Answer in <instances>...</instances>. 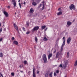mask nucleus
I'll list each match as a JSON object with an SVG mask.
<instances>
[{
  "mask_svg": "<svg viewBox=\"0 0 77 77\" xmlns=\"http://www.w3.org/2000/svg\"><path fill=\"white\" fill-rule=\"evenodd\" d=\"M42 57L44 63H46L47 62V56H46V54H44L42 56Z\"/></svg>",
  "mask_w": 77,
  "mask_h": 77,
  "instance_id": "obj_1",
  "label": "nucleus"
},
{
  "mask_svg": "<svg viewBox=\"0 0 77 77\" xmlns=\"http://www.w3.org/2000/svg\"><path fill=\"white\" fill-rule=\"evenodd\" d=\"M68 60H66L65 61L63 65V67L64 69H65L67 66V65H68Z\"/></svg>",
  "mask_w": 77,
  "mask_h": 77,
  "instance_id": "obj_2",
  "label": "nucleus"
},
{
  "mask_svg": "<svg viewBox=\"0 0 77 77\" xmlns=\"http://www.w3.org/2000/svg\"><path fill=\"white\" fill-rule=\"evenodd\" d=\"M69 9L70 10H75V7L73 4H71L70 5V6L69 7Z\"/></svg>",
  "mask_w": 77,
  "mask_h": 77,
  "instance_id": "obj_3",
  "label": "nucleus"
},
{
  "mask_svg": "<svg viewBox=\"0 0 77 77\" xmlns=\"http://www.w3.org/2000/svg\"><path fill=\"white\" fill-rule=\"evenodd\" d=\"M65 41H66L65 39H64L63 41V44L62 45V46L61 47V49L60 50L61 51H63V46H64V45H65Z\"/></svg>",
  "mask_w": 77,
  "mask_h": 77,
  "instance_id": "obj_4",
  "label": "nucleus"
},
{
  "mask_svg": "<svg viewBox=\"0 0 77 77\" xmlns=\"http://www.w3.org/2000/svg\"><path fill=\"white\" fill-rule=\"evenodd\" d=\"M71 37H69L67 39V43L69 45L70 44L71 41Z\"/></svg>",
  "mask_w": 77,
  "mask_h": 77,
  "instance_id": "obj_5",
  "label": "nucleus"
},
{
  "mask_svg": "<svg viewBox=\"0 0 77 77\" xmlns=\"http://www.w3.org/2000/svg\"><path fill=\"white\" fill-rule=\"evenodd\" d=\"M39 29V27L38 26H36L32 30V32H34L35 30H38Z\"/></svg>",
  "mask_w": 77,
  "mask_h": 77,
  "instance_id": "obj_6",
  "label": "nucleus"
},
{
  "mask_svg": "<svg viewBox=\"0 0 77 77\" xmlns=\"http://www.w3.org/2000/svg\"><path fill=\"white\" fill-rule=\"evenodd\" d=\"M71 24H72V23H71V22L70 21H68L67 23V24L66 25L67 27H68L69 26H70L71 25Z\"/></svg>",
  "mask_w": 77,
  "mask_h": 77,
  "instance_id": "obj_7",
  "label": "nucleus"
},
{
  "mask_svg": "<svg viewBox=\"0 0 77 77\" xmlns=\"http://www.w3.org/2000/svg\"><path fill=\"white\" fill-rule=\"evenodd\" d=\"M4 14L6 17H8L9 16V14L7 12H6V11H4Z\"/></svg>",
  "mask_w": 77,
  "mask_h": 77,
  "instance_id": "obj_8",
  "label": "nucleus"
},
{
  "mask_svg": "<svg viewBox=\"0 0 77 77\" xmlns=\"http://www.w3.org/2000/svg\"><path fill=\"white\" fill-rule=\"evenodd\" d=\"M60 55H61V54H60V53L59 52H57V53L56 56V58H58V57H59V56H60Z\"/></svg>",
  "mask_w": 77,
  "mask_h": 77,
  "instance_id": "obj_9",
  "label": "nucleus"
},
{
  "mask_svg": "<svg viewBox=\"0 0 77 77\" xmlns=\"http://www.w3.org/2000/svg\"><path fill=\"white\" fill-rule=\"evenodd\" d=\"M35 68H33V77H36V74L35 73Z\"/></svg>",
  "mask_w": 77,
  "mask_h": 77,
  "instance_id": "obj_10",
  "label": "nucleus"
},
{
  "mask_svg": "<svg viewBox=\"0 0 77 77\" xmlns=\"http://www.w3.org/2000/svg\"><path fill=\"white\" fill-rule=\"evenodd\" d=\"M14 27L15 28V29L17 30H18V26H17V25L15 23H14Z\"/></svg>",
  "mask_w": 77,
  "mask_h": 77,
  "instance_id": "obj_11",
  "label": "nucleus"
},
{
  "mask_svg": "<svg viewBox=\"0 0 77 77\" xmlns=\"http://www.w3.org/2000/svg\"><path fill=\"white\" fill-rule=\"evenodd\" d=\"M34 12V10L33 9V8H31L30 10V13H33Z\"/></svg>",
  "mask_w": 77,
  "mask_h": 77,
  "instance_id": "obj_12",
  "label": "nucleus"
},
{
  "mask_svg": "<svg viewBox=\"0 0 77 77\" xmlns=\"http://www.w3.org/2000/svg\"><path fill=\"white\" fill-rule=\"evenodd\" d=\"M52 56V54H49L48 55V59H50L51 57Z\"/></svg>",
  "mask_w": 77,
  "mask_h": 77,
  "instance_id": "obj_13",
  "label": "nucleus"
},
{
  "mask_svg": "<svg viewBox=\"0 0 77 77\" xmlns=\"http://www.w3.org/2000/svg\"><path fill=\"white\" fill-rule=\"evenodd\" d=\"M32 5H33V6H36L37 4H36V2H32Z\"/></svg>",
  "mask_w": 77,
  "mask_h": 77,
  "instance_id": "obj_14",
  "label": "nucleus"
},
{
  "mask_svg": "<svg viewBox=\"0 0 77 77\" xmlns=\"http://www.w3.org/2000/svg\"><path fill=\"white\" fill-rule=\"evenodd\" d=\"M13 43L14 44H15L16 45H18V42H17V41H14Z\"/></svg>",
  "mask_w": 77,
  "mask_h": 77,
  "instance_id": "obj_15",
  "label": "nucleus"
},
{
  "mask_svg": "<svg viewBox=\"0 0 77 77\" xmlns=\"http://www.w3.org/2000/svg\"><path fill=\"white\" fill-rule=\"evenodd\" d=\"M62 14V11H60L57 13V15H60Z\"/></svg>",
  "mask_w": 77,
  "mask_h": 77,
  "instance_id": "obj_16",
  "label": "nucleus"
},
{
  "mask_svg": "<svg viewBox=\"0 0 77 77\" xmlns=\"http://www.w3.org/2000/svg\"><path fill=\"white\" fill-rule=\"evenodd\" d=\"M29 26V23L28 22H26V27H28Z\"/></svg>",
  "mask_w": 77,
  "mask_h": 77,
  "instance_id": "obj_17",
  "label": "nucleus"
},
{
  "mask_svg": "<svg viewBox=\"0 0 77 77\" xmlns=\"http://www.w3.org/2000/svg\"><path fill=\"white\" fill-rule=\"evenodd\" d=\"M53 72H51L49 75V77H53Z\"/></svg>",
  "mask_w": 77,
  "mask_h": 77,
  "instance_id": "obj_18",
  "label": "nucleus"
},
{
  "mask_svg": "<svg viewBox=\"0 0 77 77\" xmlns=\"http://www.w3.org/2000/svg\"><path fill=\"white\" fill-rule=\"evenodd\" d=\"M48 39L47 38L45 37H44V38L43 39V40L44 41H48Z\"/></svg>",
  "mask_w": 77,
  "mask_h": 77,
  "instance_id": "obj_19",
  "label": "nucleus"
},
{
  "mask_svg": "<svg viewBox=\"0 0 77 77\" xmlns=\"http://www.w3.org/2000/svg\"><path fill=\"white\" fill-rule=\"evenodd\" d=\"M13 5H14V7L15 8V7H16V6H17V3H16V2H14Z\"/></svg>",
  "mask_w": 77,
  "mask_h": 77,
  "instance_id": "obj_20",
  "label": "nucleus"
},
{
  "mask_svg": "<svg viewBox=\"0 0 77 77\" xmlns=\"http://www.w3.org/2000/svg\"><path fill=\"white\" fill-rule=\"evenodd\" d=\"M3 53L1 52L0 53V57H2L3 56Z\"/></svg>",
  "mask_w": 77,
  "mask_h": 77,
  "instance_id": "obj_21",
  "label": "nucleus"
},
{
  "mask_svg": "<svg viewBox=\"0 0 77 77\" xmlns=\"http://www.w3.org/2000/svg\"><path fill=\"white\" fill-rule=\"evenodd\" d=\"M35 41L36 42H38V38L36 37H35Z\"/></svg>",
  "mask_w": 77,
  "mask_h": 77,
  "instance_id": "obj_22",
  "label": "nucleus"
},
{
  "mask_svg": "<svg viewBox=\"0 0 77 77\" xmlns=\"http://www.w3.org/2000/svg\"><path fill=\"white\" fill-rule=\"evenodd\" d=\"M46 27V26H43L42 27V29L43 30V29H44Z\"/></svg>",
  "mask_w": 77,
  "mask_h": 77,
  "instance_id": "obj_23",
  "label": "nucleus"
},
{
  "mask_svg": "<svg viewBox=\"0 0 77 77\" xmlns=\"http://www.w3.org/2000/svg\"><path fill=\"white\" fill-rule=\"evenodd\" d=\"M41 1V0H36V2L38 3H39Z\"/></svg>",
  "mask_w": 77,
  "mask_h": 77,
  "instance_id": "obj_24",
  "label": "nucleus"
},
{
  "mask_svg": "<svg viewBox=\"0 0 77 77\" xmlns=\"http://www.w3.org/2000/svg\"><path fill=\"white\" fill-rule=\"evenodd\" d=\"M23 63L25 65H26L27 63V62L26 60L24 61Z\"/></svg>",
  "mask_w": 77,
  "mask_h": 77,
  "instance_id": "obj_25",
  "label": "nucleus"
},
{
  "mask_svg": "<svg viewBox=\"0 0 77 77\" xmlns=\"http://www.w3.org/2000/svg\"><path fill=\"white\" fill-rule=\"evenodd\" d=\"M45 76L46 77H48V74L46 73L45 74Z\"/></svg>",
  "mask_w": 77,
  "mask_h": 77,
  "instance_id": "obj_26",
  "label": "nucleus"
},
{
  "mask_svg": "<svg viewBox=\"0 0 77 77\" xmlns=\"http://www.w3.org/2000/svg\"><path fill=\"white\" fill-rule=\"evenodd\" d=\"M45 5H43V7L42 8V10H44V8H45V7L44 6Z\"/></svg>",
  "mask_w": 77,
  "mask_h": 77,
  "instance_id": "obj_27",
  "label": "nucleus"
},
{
  "mask_svg": "<svg viewBox=\"0 0 77 77\" xmlns=\"http://www.w3.org/2000/svg\"><path fill=\"white\" fill-rule=\"evenodd\" d=\"M22 29L23 30V31H25L26 30V29H25V28L24 27H22Z\"/></svg>",
  "mask_w": 77,
  "mask_h": 77,
  "instance_id": "obj_28",
  "label": "nucleus"
},
{
  "mask_svg": "<svg viewBox=\"0 0 77 77\" xmlns=\"http://www.w3.org/2000/svg\"><path fill=\"white\" fill-rule=\"evenodd\" d=\"M67 58H68V57H69V52H67Z\"/></svg>",
  "mask_w": 77,
  "mask_h": 77,
  "instance_id": "obj_29",
  "label": "nucleus"
},
{
  "mask_svg": "<svg viewBox=\"0 0 77 77\" xmlns=\"http://www.w3.org/2000/svg\"><path fill=\"white\" fill-rule=\"evenodd\" d=\"M19 5L20 6V8H21V4L20 3H19Z\"/></svg>",
  "mask_w": 77,
  "mask_h": 77,
  "instance_id": "obj_30",
  "label": "nucleus"
},
{
  "mask_svg": "<svg viewBox=\"0 0 77 77\" xmlns=\"http://www.w3.org/2000/svg\"><path fill=\"white\" fill-rule=\"evenodd\" d=\"M42 3H43V5H45L44 4L45 3V1H43Z\"/></svg>",
  "mask_w": 77,
  "mask_h": 77,
  "instance_id": "obj_31",
  "label": "nucleus"
},
{
  "mask_svg": "<svg viewBox=\"0 0 77 77\" xmlns=\"http://www.w3.org/2000/svg\"><path fill=\"white\" fill-rule=\"evenodd\" d=\"M41 6H42V4H40V6H39L38 7V8H41Z\"/></svg>",
  "mask_w": 77,
  "mask_h": 77,
  "instance_id": "obj_32",
  "label": "nucleus"
},
{
  "mask_svg": "<svg viewBox=\"0 0 77 77\" xmlns=\"http://www.w3.org/2000/svg\"><path fill=\"white\" fill-rule=\"evenodd\" d=\"M56 73H59V70H56Z\"/></svg>",
  "mask_w": 77,
  "mask_h": 77,
  "instance_id": "obj_33",
  "label": "nucleus"
},
{
  "mask_svg": "<svg viewBox=\"0 0 77 77\" xmlns=\"http://www.w3.org/2000/svg\"><path fill=\"white\" fill-rule=\"evenodd\" d=\"M11 74L12 75V76H14V73L12 72L11 73Z\"/></svg>",
  "mask_w": 77,
  "mask_h": 77,
  "instance_id": "obj_34",
  "label": "nucleus"
},
{
  "mask_svg": "<svg viewBox=\"0 0 77 77\" xmlns=\"http://www.w3.org/2000/svg\"><path fill=\"white\" fill-rule=\"evenodd\" d=\"M30 33V32H26V34L27 35H28V34H29Z\"/></svg>",
  "mask_w": 77,
  "mask_h": 77,
  "instance_id": "obj_35",
  "label": "nucleus"
},
{
  "mask_svg": "<svg viewBox=\"0 0 77 77\" xmlns=\"http://www.w3.org/2000/svg\"><path fill=\"white\" fill-rule=\"evenodd\" d=\"M59 67H61V68H62L63 67L62 66V64H61L59 66Z\"/></svg>",
  "mask_w": 77,
  "mask_h": 77,
  "instance_id": "obj_36",
  "label": "nucleus"
},
{
  "mask_svg": "<svg viewBox=\"0 0 77 77\" xmlns=\"http://www.w3.org/2000/svg\"><path fill=\"white\" fill-rule=\"evenodd\" d=\"M11 39L12 41H13V40H14L15 39V38L14 37H13Z\"/></svg>",
  "mask_w": 77,
  "mask_h": 77,
  "instance_id": "obj_37",
  "label": "nucleus"
},
{
  "mask_svg": "<svg viewBox=\"0 0 77 77\" xmlns=\"http://www.w3.org/2000/svg\"><path fill=\"white\" fill-rule=\"evenodd\" d=\"M12 2H14V3H15V2H15V0H12Z\"/></svg>",
  "mask_w": 77,
  "mask_h": 77,
  "instance_id": "obj_38",
  "label": "nucleus"
},
{
  "mask_svg": "<svg viewBox=\"0 0 77 77\" xmlns=\"http://www.w3.org/2000/svg\"><path fill=\"white\" fill-rule=\"evenodd\" d=\"M56 72H54V76H56Z\"/></svg>",
  "mask_w": 77,
  "mask_h": 77,
  "instance_id": "obj_39",
  "label": "nucleus"
},
{
  "mask_svg": "<svg viewBox=\"0 0 77 77\" xmlns=\"http://www.w3.org/2000/svg\"><path fill=\"white\" fill-rule=\"evenodd\" d=\"M2 32V28H1L0 29V32Z\"/></svg>",
  "mask_w": 77,
  "mask_h": 77,
  "instance_id": "obj_40",
  "label": "nucleus"
},
{
  "mask_svg": "<svg viewBox=\"0 0 77 77\" xmlns=\"http://www.w3.org/2000/svg\"><path fill=\"white\" fill-rule=\"evenodd\" d=\"M0 74H1V75L2 77H3V75L2 74V73H0Z\"/></svg>",
  "mask_w": 77,
  "mask_h": 77,
  "instance_id": "obj_41",
  "label": "nucleus"
},
{
  "mask_svg": "<svg viewBox=\"0 0 77 77\" xmlns=\"http://www.w3.org/2000/svg\"><path fill=\"white\" fill-rule=\"evenodd\" d=\"M59 39H60V38H58L57 40V41H59Z\"/></svg>",
  "mask_w": 77,
  "mask_h": 77,
  "instance_id": "obj_42",
  "label": "nucleus"
},
{
  "mask_svg": "<svg viewBox=\"0 0 77 77\" xmlns=\"http://www.w3.org/2000/svg\"><path fill=\"white\" fill-rule=\"evenodd\" d=\"M2 38H1L0 39V41L1 42L2 41Z\"/></svg>",
  "mask_w": 77,
  "mask_h": 77,
  "instance_id": "obj_43",
  "label": "nucleus"
},
{
  "mask_svg": "<svg viewBox=\"0 0 77 77\" xmlns=\"http://www.w3.org/2000/svg\"><path fill=\"white\" fill-rule=\"evenodd\" d=\"M20 68H22V66H21V65H20L19 66Z\"/></svg>",
  "mask_w": 77,
  "mask_h": 77,
  "instance_id": "obj_44",
  "label": "nucleus"
},
{
  "mask_svg": "<svg viewBox=\"0 0 77 77\" xmlns=\"http://www.w3.org/2000/svg\"><path fill=\"white\" fill-rule=\"evenodd\" d=\"M47 29H48V28H46L45 30V31H47Z\"/></svg>",
  "mask_w": 77,
  "mask_h": 77,
  "instance_id": "obj_45",
  "label": "nucleus"
},
{
  "mask_svg": "<svg viewBox=\"0 0 77 77\" xmlns=\"http://www.w3.org/2000/svg\"><path fill=\"white\" fill-rule=\"evenodd\" d=\"M56 51H54V54L56 53Z\"/></svg>",
  "mask_w": 77,
  "mask_h": 77,
  "instance_id": "obj_46",
  "label": "nucleus"
},
{
  "mask_svg": "<svg viewBox=\"0 0 77 77\" xmlns=\"http://www.w3.org/2000/svg\"><path fill=\"white\" fill-rule=\"evenodd\" d=\"M58 11H60V8H59L58 9Z\"/></svg>",
  "mask_w": 77,
  "mask_h": 77,
  "instance_id": "obj_47",
  "label": "nucleus"
},
{
  "mask_svg": "<svg viewBox=\"0 0 77 77\" xmlns=\"http://www.w3.org/2000/svg\"><path fill=\"white\" fill-rule=\"evenodd\" d=\"M65 37H63V39L64 40H65Z\"/></svg>",
  "mask_w": 77,
  "mask_h": 77,
  "instance_id": "obj_48",
  "label": "nucleus"
},
{
  "mask_svg": "<svg viewBox=\"0 0 77 77\" xmlns=\"http://www.w3.org/2000/svg\"><path fill=\"white\" fill-rule=\"evenodd\" d=\"M24 5H26V2H24L23 3Z\"/></svg>",
  "mask_w": 77,
  "mask_h": 77,
  "instance_id": "obj_49",
  "label": "nucleus"
},
{
  "mask_svg": "<svg viewBox=\"0 0 77 77\" xmlns=\"http://www.w3.org/2000/svg\"><path fill=\"white\" fill-rule=\"evenodd\" d=\"M8 8H9V9L10 8V6H8Z\"/></svg>",
  "mask_w": 77,
  "mask_h": 77,
  "instance_id": "obj_50",
  "label": "nucleus"
},
{
  "mask_svg": "<svg viewBox=\"0 0 77 77\" xmlns=\"http://www.w3.org/2000/svg\"><path fill=\"white\" fill-rule=\"evenodd\" d=\"M39 72L38 71L37 72V74H39Z\"/></svg>",
  "mask_w": 77,
  "mask_h": 77,
  "instance_id": "obj_51",
  "label": "nucleus"
},
{
  "mask_svg": "<svg viewBox=\"0 0 77 77\" xmlns=\"http://www.w3.org/2000/svg\"><path fill=\"white\" fill-rule=\"evenodd\" d=\"M20 72H23V71H20Z\"/></svg>",
  "mask_w": 77,
  "mask_h": 77,
  "instance_id": "obj_52",
  "label": "nucleus"
},
{
  "mask_svg": "<svg viewBox=\"0 0 77 77\" xmlns=\"http://www.w3.org/2000/svg\"><path fill=\"white\" fill-rule=\"evenodd\" d=\"M2 26V24L1 23H0V26Z\"/></svg>",
  "mask_w": 77,
  "mask_h": 77,
  "instance_id": "obj_53",
  "label": "nucleus"
},
{
  "mask_svg": "<svg viewBox=\"0 0 77 77\" xmlns=\"http://www.w3.org/2000/svg\"><path fill=\"white\" fill-rule=\"evenodd\" d=\"M20 1H21L20 0H19L18 1V2H20Z\"/></svg>",
  "mask_w": 77,
  "mask_h": 77,
  "instance_id": "obj_54",
  "label": "nucleus"
},
{
  "mask_svg": "<svg viewBox=\"0 0 77 77\" xmlns=\"http://www.w3.org/2000/svg\"><path fill=\"white\" fill-rule=\"evenodd\" d=\"M75 21V19H74V20H73V21Z\"/></svg>",
  "mask_w": 77,
  "mask_h": 77,
  "instance_id": "obj_55",
  "label": "nucleus"
},
{
  "mask_svg": "<svg viewBox=\"0 0 77 77\" xmlns=\"http://www.w3.org/2000/svg\"><path fill=\"white\" fill-rule=\"evenodd\" d=\"M57 66V65H56L55 66Z\"/></svg>",
  "mask_w": 77,
  "mask_h": 77,
  "instance_id": "obj_56",
  "label": "nucleus"
},
{
  "mask_svg": "<svg viewBox=\"0 0 77 77\" xmlns=\"http://www.w3.org/2000/svg\"><path fill=\"white\" fill-rule=\"evenodd\" d=\"M15 14H16V13L15 12Z\"/></svg>",
  "mask_w": 77,
  "mask_h": 77,
  "instance_id": "obj_57",
  "label": "nucleus"
},
{
  "mask_svg": "<svg viewBox=\"0 0 77 77\" xmlns=\"http://www.w3.org/2000/svg\"><path fill=\"white\" fill-rule=\"evenodd\" d=\"M21 4V5H22V4H23V3H21V4Z\"/></svg>",
  "mask_w": 77,
  "mask_h": 77,
  "instance_id": "obj_58",
  "label": "nucleus"
},
{
  "mask_svg": "<svg viewBox=\"0 0 77 77\" xmlns=\"http://www.w3.org/2000/svg\"><path fill=\"white\" fill-rule=\"evenodd\" d=\"M0 77H1V76L0 75Z\"/></svg>",
  "mask_w": 77,
  "mask_h": 77,
  "instance_id": "obj_59",
  "label": "nucleus"
}]
</instances>
